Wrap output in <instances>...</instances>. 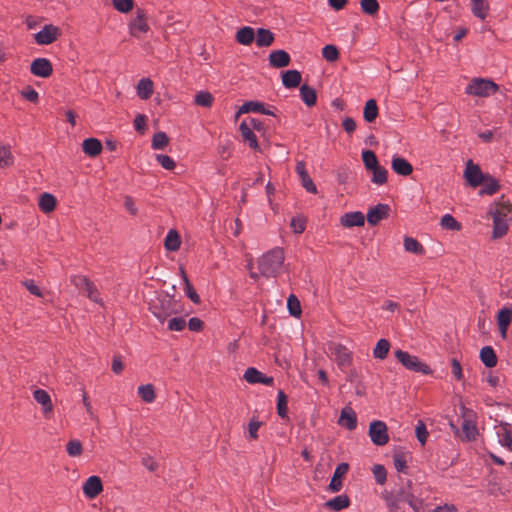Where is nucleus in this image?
<instances>
[{
	"instance_id": "obj_27",
	"label": "nucleus",
	"mask_w": 512,
	"mask_h": 512,
	"mask_svg": "<svg viewBox=\"0 0 512 512\" xmlns=\"http://www.w3.org/2000/svg\"><path fill=\"white\" fill-rule=\"evenodd\" d=\"M301 82V74L297 70H287L282 74V83L286 88H295Z\"/></svg>"
},
{
	"instance_id": "obj_30",
	"label": "nucleus",
	"mask_w": 512,
	"mask_h": 512,
	"mask_svg": "<svg viewBox=\"0 0 512 512\" xmlns=\"http://www.w3.org/2000/svg\"><path fill=\"white\" fill-rule=\"evenodd\" d=\"M480 359L488 368H493L497 365V356L490 346H485L480 350Z\"/></svg>"
},
{
	"instance_id": "obj_5",
	"label": "nucleus",
	"mask_w": 512,
	"mask_h": 512,
	"mask_svg": "<svg viewBox=\"0 0 512 512\" xmlns=\"http://www.w3.org/2000/svg\"><path fill=\"white\" fill-rule=\"evenodd\" d=\"M150 311L157 319L163 322L167 317L177 312V305L172 297L162 295L151 303Z\"/></svg>"
},
{
	"instance_id": "obj_21",
	"label": "nucleus",
	"mask_w": 512,
	"mask_h": 512,
	"mask_svg": "<svg viewBox=\"0 0 512 512\" xmlns=\"http://www.w3.org/2000/svg\"><path fill=\"white\" fill-rule=\"evenodd\" d=\"M499 444L512 451V431L509 424H500L496 430Z\"/></svg>"
},
{
	"instance_id": "obj_8",
	"label": "nucleus",
	"mask_w": 512,
	"mask_h": 512,
	"mask_svg": "<svg viewBox=\"0 0 512 512\" xmlns=\"http://www.w3.org/2000/svg\"><path fill=\"white\" fill-rule=\"evenodd\" d=\"M61 36L59 27L53 24H46L42 29L33 35L34 41L38 45H50Z\"/></svg>"
},
{
	"instance_id": "obj_17",
	"label": "nucleus",
	"mask_w": 512,
	"mask_h": 512,
	"mask_svg": "<svg viewBox=\"0 0 512 512\" xmlns=\"http://www.w3.org/2000/svg\"><path fill=\"white\" fill-rule=\"evenodd\" d=\"M260 113L264 115H274L273 111L266 108L265 105L262 102L259 101H248L245 102L238 110L236 117H239L240 114L244 113Z\"/></svg>"
},
{
	"instance_id": "obj_3",
	"label": "nucleus",
	"mask_w": 512,
	"mask_h": 512,
	"mask_svg": "<svg viewBox=\"0 0 512 512\" xmlns=\"http://www.w3.org/2000/svg\"><path fill=\"white\" fill-rule=\"evenodd\" d=\"M499 90V86L490 79L473 78L465 88L467 95L489 97Z\"/></svg>"
},
{
	"instance_id": "obj_19",
	"label": "nucleus",
	"mask_w": 512,
	"mask_h": 512,
	"mask_svg": "<svg viewBox=\"0 0 512 512\" xmlns=\"http://www.w3.org/2000/svg\"><path fill=\"white\" fill-rule=\"evenodd\" d=\"M348 470L349 465L347 463H341L336 467L329 484V490L331 492H339L342 489L341 477H343L348 472Z\"/></svg>"
},
{
	"instance_id": "obj_10",
	"label": "nucleus",
	"mask_w": 512,
	"mask_h": 512,
	"mask_svg": "<svg viewBox=\"0 0 512 512\" xmlns=\"http://www.w3.org/2000/svg\"><path fill=\"white\" fill-rule=\"evenodd\" d=\"M488 173H483L478 164L468 160L464 170V178L471 187H478L482 184Z\"/></svg>"
},
{
	"instance_id": "obj_59",
	"label": "nucleus",
	"mask_w": 512,
	"mask_h": 512,
	"mask_svg": "<svg viewBox=\"0 0 512 512\" xmlns=\"http://www.w3.org/2000/svg\"><path fill=\"white\" fill-rule=\"evenodd\" d=\"M156 160L166 170H173L176 166L175 161L168 155L158 154Z\"/></svg>"
},
{
	"instance_id": "obj_25",
	"label": "nucleus",
	"mask_w": 512,
	"mask_h": 512,
	"mask_svg": "<svg viewBox=\"0 0 512 512\" xmlns=\"http://www.w3.org/2000/svg\"><path fill=\"white\" fill-rule=\"evenodd\" d=\"M471 2V12L472 14L480 19L484 20L486 19L488 13H489V1L488 0H470Z\"/></svg>"
},
{
	"instance_id": "obj_24",
	"label": "nucleus",
	"mask_w": 512,
	"mask_h": 512,
	"mask_svg": "<svg viewBox=\"0 0 512 512\" xmlns=\"http://www.w3.org/2000/svg\"><path fill=\"white\" fill-rule=\"evenodd\" d=\"M350 505V500L347 495H338L324 503V507L328 510L339 512Z\"/></svg>"
},
{
	"instance_id": "obj_49",
	"label": "nucleus",
	"mask_w": 512,
	"mask_h": 512,
	"mask_svg": "<svg viewBox=\"0 0 512 512\" xmlns=\"http://www.w3.org/2000/svg\"><path fill=\"white\" fill-rule=\"evenodd\" d=\"M441 226L448 230L458 231L461 229L460 223L450 214H445L441 218Z\"/></svg>"
},
{
	"instance_id": "obj_51",
	"label": "nucleus",
	"mask_w": 512,
	"mask_h": 512,
	"mask_svg": "<svg viewBox=\"0 0 512 512\" xmlns=\"http://www.w3.org/2000/svg\"><path fill=\"white\" fill-rule=\"evenodd\" d=\"M263 373L254 367H249L244 373V379L250 384H256L260 381Z\"/></svg>"
},
{
	"instance_id": "obj_64",
	"label": "nucleus",
	"mask_w": 512,
	"mask_h": 512,
	"mask_svg": "<svg viewBox=\"0 0 512 512\" xmlns=\"http://www.w3.org/2000/svg\"><path fill=\"white\" fill-rule=\"evenodd\" d=\"M241 123H246V125L250 128V130L254 131H262L263 130V123L257 119V118H248V119H245L243 120Z\"/></svg>"
},
{
	"instance_id": "obj_46",
	"label": "nucleus",
	"mask_w": 512,
	"mask_h": 512,
	"mask_svg": "<svg viewBox=\"0 0 512 512\" xmlns=\"http://www.w3.org/2000/svg\"><path fill=\"white\" fill-rule=\"evenodd\" d=\"M370 172L373 174L371 181L374 184L383 185L387 182L388 172L383 166L379 165L377 168L370 170Z\"/></svg>"
},
{
	"instance_id": "obj_40",
	"label": "nucleus",
	"mask_w": 512,
	"mask_h": 512,
	"mask_svg": "<svg viewBox=\"0 0 512 512\" xmlns=\"http://www.w3.org/2000/svg\"><path fill=\"white\" fill-rule=\"evenodd\" d=\"M361 156H362V161H363V164H364L366 170L370 171L379 166L378 158L373 151L364 150V151H362Z\"/></svg>"
},
{
	"instance_id": "obj_50",
	"label": "nucleus",
	"mask_w": 512,
	"mask_h": 512,
	"mask_svg": "<svg viewBox=\"0 0 512 512\" xmlns=\"http://www.w3.org/2000/svg\"><path fill=\"white\" fill-rule=\"evenodd\" d=\"M322 56L328 62H335L339 58V52L335 45H325L322 48Z\"/></svg>"
},
{
	"instance_id": "obj_11",
	"label": "nucleus",
	"mask_w": 512,
	"mask_h": 512,
	"mask_svg": "<svg viewBox=\"0 0 512 512\" xmlns=\"http://www.w3.org/2000/svg\"><path fill=\"white\" fill-rule=\"evenodd\" d=\"M30 71L37 77L47 78L52 74L53 68L47 58H36L31 62Z\"/></svg>"
},
{
	"instance_id": "obj_39",
	"label": "nucleus",
	"mask_w": 512,
	"mask_h": 512,
	"mask_svg": "<svg viewBox=\"0 0 512 512\" xmlns=\"http://www.w3.org/2000/svg\"><path fill=\"white\" fill-rule=\"evenodd\" d=\"M300 96H301L302 101L309 107L313 106L316 103V99H317L316 91H315V89H313L307 85L301 86Z\"/></svg>"
},
{
	"instance_id": "obj_43",
	"label": "nucleus",
	"mask_w": 512,
	"mask_h": 512,
	"mask_svg": "<svg viewBox=\"0 0 512 512\" xmlns=\"http://www.w3.org/2000/svg\"><path fill=\"white\" fill-rule=\"evenodd\" d=\"M66 452L70 457H79L83 452V446L80 440L71 439L66 444Z\"/></svg>"
},
{
	"instance_id": "obj_20",
	"label": "nucleus",
	"mask_w": 512,
	"mask_h": 512,
	"mask_svg": "<svg viewBox=\"0 0 512 512\" xmlns=\"http://www.w3.org/2000/svg\"><path fill=\"white\" fill-rule=\"evenodd\" d=\"M383 499L385 504L389 510V512H403L402 511V503L403 500V491H400L397 494L394 493H384Z\"/></svg>"
},
{
	"instance_id": "obj_47",
	"label": "nucleus",
	"mask_w": 512,
	"mask_h": 512,
	"mask_svg": "<svg viewBox=\"0 0 512 512\" xmlns=\"http://www.w3.org/2000/svg\"><path fill=\"white\" fill-rule=\"evenodd\" d=\"M181 276H182V279L185 283V291H186V295L187 297L193 302V303H199L200 302V298H199V295L196 293V291L193 289L192 285L190 284L188 278H187V275L184 271V269L181 268Z\"/></svg>"
},
{
	"instance_id": "obj_9",
	"label": "nucleus",
	"mask_w": 512,
	"mask_h": 512,
	"mask_svg": "<svg viewBox=\"0 0 512 512\" xmlns=\"http://www.w3.org/2000/svg\"><path fill=\"white\" fill-rule=\"evenodd\" d=\"M369 436L373 444L383 446L388 443L389 435L387 425L383 421H373L369 426Z\"/></svg>"
},
{
	"instance_id": "obj_2",
	"label": "nucleus",
	"mask_w": 512,
	"mask_h": 512,
	"mask_svg": "<svg viewBox=\"0 0 512 512\" xmlns=\"http://www.w3.org/2000/svg\"><path fill=\"white\" fill-rule=\"evenodd\" d=\"M284 259V251L281 248L272 249L262 255L258 260V268L261 275L265 277H275L281 270Z\"/></svg>"
},
{
	"instance_id": "obj_15",
	"label": "nucleus",
	"mask_w": 512,
	"mask_h": 512,
	"mask_svg": "<svg viewBox=\"0 0 512 512\" xmlns=\"http://www.w3.org/2000/svg\"><path fill=\"white\" fill-rule=\"evenodd\" d=\"M340 223L343 227H361L365 223V216L360 211L348 212L341 216Z\"/></svg>"
},
{
	"instance_id": "obj_62",
	"label": "nucleus",
	"mask_w": 512,
	"mask_h": 512,
	"mask_svg": "<svg viewBox=\"0 0 512 512\" xmlns=\"http://www.w3.org/2000/svg\"><path fill=\"white\" fill-rule=\"evenodd\" d=\"M186 326V322L183 318L175 317L169 320L168 329L171 331H182Z\"/></svg>"
},
{
	"instance_id": "obj_44",
	"label": "nucleus",
	"mask_w": 512,
	"mask_h": 512,
	"mask_svg": "<svg viewBox=\"0 0 512 512\" xmlns=\"http://www.w3.org/2000/svg\"><path fill=\"white\" fill-rule=\"evenodd\" d=\"M169 143V138L164 132H157L153 135L151 146L155 150L164 149Z\"/></svg>"
},
{
	"instance_id": "obj_29",
	"label": "nucleus",
	"mask_w": 512,
	"mask_h": 512,
	"mask_svg": "<svg viewBox=\"0 0 512 512\" xmlns=\"http://www.w3.org/2000/svg\"><path fill=\"white\" fill-rule=\"evenodd\" d=\"M255 41L258 47H268L273 43L274 35L268 29L259 28L255 34Z\"/></svg>"
},
{
	"instance_id": "obj_18",
	"label": "nucleus",
	"mask_w": 512,
	"mask_h": 512,
	"mask_svg": "<svg viewBox=\"0 0 512 512\" xmlns=\"http://www.w3.org/2000/svg\"><path fill=\"white\" fill-rule=\"evenodd\" d=\"M392 170L401 176H409L413 172L412 165L403 157L394 155L391 160Z\"/></svg>"
},
{
	"instance_id": "obj_7",
	"label": "nucleus",
	"mask_w": 512,
	"mask_h": 512,
	"mask_svg": "<svg viewBox=\"0 0 512 512\" xmlns=\"http://www.w3.org/2000/svg\"><path fill=\"white\" fill-rule=\"evenodd\" d=\"M129 33L132 37L140 38L141 35L146 34L150 27L147 22V14L144 10L138 8L135 11V16L128 24Z\"/></svg>"
},
{
	"instance_id": "obj_60",
	"label": "nucleus",
	"mask_w": 512,
	"mask_h": 512,
	"mask_svg": "<svg viewBox=\"0 0 512 512\" xmlns=\"http://www.w3.org/2000/svg\"><path fill=\"white\" fill-rule=\"evenodd\" d=\"M306 220L302 216H296L291 219V227L294 233L300 234L305 230Z\"/></svg>"
},
{
	"instance_id": "obj_22",
	"label": "nucleus",
	"mask_w": 512,
	"mask_h": 512,
	"mask_svg": "<svg viewBox=\"0 0 512 512\" xmlns=\"http://www.w3.org/2000/svg\"><path fill=\"white\" fill-rule=\"evenodd\" d=\"M338 424L348 430H354L357 426V416L351 407H344L341 411Z\"/></svg>"
},
{
	"instance_id": "obj_63",
	"label": "nucleus",
	"mask_w": 512,
	"mask_h": 512,
	"mask_svg": "<svg viewBox=\"0 0 512 512\" xmlns=\"http://www.w3.org/2000/svg\"><path fill=\"white\" fill-rule=\"evenodd\" d=\"M393 463L394 467L398 472H405L407 465H406V459L401 454H395L393 456Z\"/></svg>"
},
{
	"instance_id": "obj_23",
	"label": "nucleus",
	"mask_w": 512,
	"mask_h": 512,
	"mask_svg": "<svg viewBox=\"0 0 512 512\" xmlns=\"http://www.w3.org/2000/svg\"><path fill=\"white\" fill-rule=\"evenodd\" d=\"M290 56L284 50L272 51L269 55V63L272 67L283 68L290 64Z\"/></svg>"
},
{
	"instance_id": "obj_41",
	"label": "nucleus",
	"mask_w": 512,
	"mask_h": 512,
	"mask_svg": "<svg viewBox=\"0 0 512 512\" xmlns=\"http://www.w3.org/2000/svg\"><path fill=\"white\" fill-rule=\"evenodd\" d=\"M389 349H390L389 341L387 339H380L377 342V344L373 350V356L376 359L383 360L387 357Z\"/></svg>"
},
{
	"instance_id": "obj_31",
	"label": "nucleus",
	"mask_w": 512,
	"mask_h": 512,
	"mask_svg": "<svg viewBox=\"0 0 512 512\" xmlns=\"http://www.w3.org/2000/svg\"><path fill=\"white\" fill-rule=\"evenodd\" d=\"M239 130L241 132L243 140L245 142H247L252 149H254V150L259 149L257 137H256L254 131L250 130V128L246 125V123H241L239 126Z\"/></svg>"
},
{
	"instance_id": "obj_35",
	"label": "nucleus",
	"mask_w": 512,
	"mask_h": 512,
	"mask_svg": "<svg viewBox=\"0 0 512 512\" xmlns=\"http://www.w3.org/2000/svg\"><path fill=\"white\" fill-rule=\"evenodd\" d=\"M181 240L176 230H169L164 241V246L168 251H177L180 248Z\"/></svg>"
},
{
	"instance_id": "obj_12",
	"label": "nucleus",
	"mask_w": 512,
	"mask_h": 512,
	"mask_svg": "<svg viewBox=\"0 0 512 512\" xmlns=\"http://www.w3.org/2000/svg\"><path fill=\"white\" fill-rule=\"evenodd\" d=\"M34 400L41 405L45 417H49L53 412V404L47 391L37 388L33 391Z\"/></svg>"
},
{
	"instance_id": "obj_26",
	"label": "nucleus",
	"mask_w": 512,
	"mask_h": 512,
	"mask_svg": "<svg viewBox=\"0 0 512 512\" xmlns=\"http://www.w3.org/2000/svg\"><path fill=\"white\" fill-rule=\"evenodd\" d=\"M481 185H483V187L479 190V195L480 196H484V195L491 196V195H494L500 189L499 182L493 176H491L490 174H488L485 177V179L483 180Z\"/></svg>"
},
{
	"instance_id": "obj_54",
	"label": "nucleus",
	"mask_w": 512,
	"mask_h": 512,
	"mask_svg": "<svg viewBox=\"0 0 512 512\" xmlns=\"http://www.w3.org/2000/svg\"><path fill=\"white\" fill-rule=\"evenodd\" d=\"M415 434H416V437H417L418 441L420 442V444L422 446L425 445L429 433H428L423 421L419 420L417 422V425L415 427Z\"/></svg>"
},
{
	"instance_id": "obj_4",
	"label": "nucleus",
	"mask_w": 512,
	"mask_h": 512,
	"mask_svg": "<svg viewBox=\"0 0 512 512\" xmlns=\"http://www.w3.org/2000/svg\"><path fill=\"white\" fill-rule=\"evenodd\" d=\"M328 353L341 371H346L353 362V353L350 349L341 343L329 342L327 345Z\"/></svg>"
},
{
	"instance_id": "obj_57",
	"label": "nucleus",
	"mask_w": 512,
	"mask_h": 512,
	"mask_svg": "<svg viewBox=\"0 0 512 512\" xmlns=\"http://www.w3.org/2000/svg\"><path fill=\"white\" fill-rule=\"evenodd\" d=\"M372 472L378 484L383 485L386 482L387 473L383 465H374Z\"/></svg>"
},
{
	"instance_id": "obj_1",
	"label": "nucleus",
	"mask_w": 512,
	"mask_h": 512,
	"mask_svg": "<svg viewBox=\"0 0 512 512\" xmlns=\"http://www.w3.org/2000/svg\"><path fill=\"white\" fill-rule=\"evenodd\" d=\"M512 210V205L508 201H504L503 197L501 200L496 201L494 203V207L491 206L489 210V215L493 218V238H501L508 231V215Z\"/></svg>"
},
{
	"instance_id": "obj_32",
	"label": "nucleus",
	"mask_w": 512,
	"mask_h": 512,
	"mask_svg": "<svg viewBox=\"0 0 512 512\" xmlns=\"http://www.w3.org/2000/svg\"><path fill=\"white\" fill-rule=\"evenodd\" d=\"M236 40L242 45H250L255 40L254 29L249 26L239 29L236 33Z\"/></svg>"
},
{
	"instance_id": "obj_16",
	"label": "nucleus",
	"mask_w": 512,
	"mask_h": 512,
	"mask_svg": "<svg viewBox=\"0 0 512 512\" xmlns=\"http://www.w3.org/2000/svg\"><path fill=\"white\" fill-rule=\"evenodd\" d=\"M388 212V205L378 204L368 210L367 221L370 225H377L382 219H385L388 216Z\"/></svg>"
},
{
	"instance_id": "obj_48",
	"label": "nucleus",
	"mask_w": 512,
	"mask_h": 512,
	"mask_svg": "<svg viewBox=\"0 0 512 512\" xmlns=\"http://www.w3.org/2000/svg\"><path fill=\"white\" fill-rule=\"evenodd\" d=\"M82 403H83V406L86 410V413L88 414L89 418L98 423L99 422V417L98 415L95 413L93 407H92V403H91V400L88 396V394L85 392V391H82Z\"/></svg>"
},
{
	"instance_id": "obj_13",
	"label": "nucleus",
	"mask_w": 512,
	"mask_h": 512,
	"mask_svg": "<svg viewBox=\"0 0 512 512\" xmlns=\"http://www.w3.org/2000/svg\"><path fill=\"white\" fill-rule=\"evenodd\" d=\"M102 490V481L98 476H90L83 484V493L89 499L97 497Z\"/></svg>"
},
{
	"instance_id": "obj_53",
	"label": "nucleus",
	"mask_w": 512,
	"mask_h": 512,
	"mask_svg": "<svg viewBox=\"0 0 512 512\" xmlns=\"http://www.w3.org/2000/svg\"><path fill=\"white\" fill-rule=\"evenodd\" d=\"M195 103L199 106L210 107L213 103V96L209 92L201 91L197 93Z\"/></svg>"
},
{
	"instance_id": "obj_14",
	"label": "nucleus",
	"mask_w": 512,
	"mask_h": 512,
	"mask_svg": "<svg viewBox=\"0 0 512 512\" xmlns=\"http://www.w3.org/2000/svg\"><path fill=\"white\" fill-rule=\"evenodd\" d=\"M512 321V306H507L500 309L497 313V325L501 334V337L505 339L507 337V330Z\"/></svg>"
},
{
	"instance_id": "obj_37",
	"label": "nucleus",
	"mask_w": 512,
	"mask_h": 512,
	"mask_svg": "<svg viewBox=\"0 0 512 512\" xmlns=\"http://www.w3.org/2000/svg\"><path fill=\"white\" fill-rule=\"evenodd\" d=\"M14 157L9 145L0 144V168H7L13 165Z\"/></svg>"
},
{
	"instance_id": "obj_34",
	"label": "nucleus",
	"mask_w": 512,
	"mask_h": 512,
	"mask_svg": "<svg viewBox=\"0 0 512 512\" xmlns=\"http://www.w3.org/2000/svg\"><path fill=\"white\" fill-rule=\"evenodd\" d=\"M137 394L145 403H152L156 399L155 389L152 384L140 385L137 388Z\"/></svg>"
},
{
	"instance_id": "obj_38",
	"label": "nucleus",
	"mask_w": 512,
	"mask_h": 512,
	"mask_svg": "<svg viewBox=\"0 0 512 512\" xmlns=\"http://www.w3.org/2000/svg\"><path fill=\"white\" fill-rule=\"evenodd\" d=\"M377 115H378L377 103L374 99H369L365 103L363 117L367 122L371 123L377 118Z\"/></svg>"
},
{
	"instance_id": "obj_56",
	"label": "nucleus",
	"mask_w": 512,
	"mask_h": 512,
	"mask_svg": "<svg viewBox=\"0 0 512 512\" xmlns=\"http://www.w3.org/2000/svg\"><path fill=\"white\" fill-rule=\"evenodd\" d=\"M361 9L363 12L373 15L379 10L377 0H360Z\"/></svg>"
},
{
	"instance_id": "obj_58",
	"label": "nucleus",
	"mask_w": 512,
	"mask_h": 512,
	"mask_svg": "<svg viewBox=\"0 0 512 512\" xmlns=\"http://www.w3.org/2000/svg\"><path fill=\"white\" fill-rule=\"evenodd\" d=\"M114 8L121 13H128L133 8V0H112Z\"/></svg>"
},
{
	"instance_id": "obj_52",
	"label": "nucleus",
	"mask_w": 512,
	"mask_h": 512,
	"mask_svg": "<svg viewBox=\"0 0 512 512\" xmlns=\"http://www.w3.org/2000/svg\"><path fill=\"white\" fill-rule=\"evenodd\" d=\"M277 411L282 418L287 414V396L282 390H279L277 394Z\"/></svg>"
},
{
	"instance_id": "obj_42",
	"label": "nucleus",
	"mask_w": 512,
	"mask_h": 512,
	"mask_svg": "<svg viewBox=\"0 0 512 512\" xmlns=\"http://www.w3.org/2000/svg\"><path fill=\"white\" fill-rule=\"evenodd\" d=\"M462 431L466 440H474L477 435V427L475 422L471 419L465 418L462 422Z\"/></svg>"
},
{
	"instance_id": "obj_33",
	"label": "nucleus",
	"mask_w": 512,
	"mask_h": 512,
	"mask_svg": "<svg viewBox=\"0 0 512 512\" xmlns=\"http://www.w3.org/2000/svg\"><path fill=\"white\" fill-rule=\"evenodd\" d=\"M153 93V82L149 78H142L137 85V95L141 99H148Z\"/></svg>"
},
{
	"instance_id": "obj_45",
	"label": "nucleus",
	"mask_w": 512,
	"mask_h": 512,
	"mask_svg": "<svg viewBox=\"0 0 512 512\" xmlns=\"http://www.w3.org/2000/svg\"><path fill=\"white\" fill-rule=\"evenodd\" d=\"M404 249L414 254H422L424 252L422 245L412 237L404 238Z\"/></svg>"
},
{
	"instance_id": "obj_61",
	"label": "nucleus",
	"mask_w": 512,
	"mask_h": 512,
	"mask_svg": "<svg viewBox=\"0 0 512 512\" xmlns=\"http://www.w3.org/2000/svg\"><path fill=\"white\" fill-rule=\"evenodd\" d=\"M21 95L23 98L33 103H37L39 99L38 92L31 86H27L24 90H22Z\"/></svg>"
},
{
	"instance_id": "obj_6",
	"label": "nucleus",
	"mask_w": 512,
	"mask_h": 512,
	"mask_svg": "<svg viewBox=\"0 0 512 512\" xmlns=\"http://www.w3.org/2000/svg\"><path fill=\"white\" fill-rule=\"evenodd\" d=\"M395 357L408 370L423 374L431 372L428 365L421 362L417 356L411 355L406 351L396 350Z\"/></svg>"
},
{
	"instance_id": "obj_28",
	"label": "nucleus",
	"mask_w": 512,
	"mask_h": 512,
	"mask_svg": "<svg viewBox=\"0 0 512 512\" xmlns=\"http://www.w3.org/2000/svg\"><path fill=\"white\" fill-rule=\"evenodd\" d=\"M83 151L90 157H95L102 151V144L96 138H88L83 142Z\"/></svg>"
},
{
	"instance_id": "obj_36",
	"label": "nucleus",
	"mask_w": 512,
	"mask_h": 512,
	"mask_svg": "<svg viewBox=\"0 0 512 512\" xmlns=\"http://www.w3.org/2000/svg\"><path fill=\"white\" fill-rule=\"evenodd\" d=\"M39 208L44 212V213H49V212H52L54 209H55V206H56V198L52 195V194H49V193H43L41 194V196L39 197Z\"/></svg>"
},
{
	"instance_id": "obj_55",
	"label": "nucleus",
	"mask_w": 512,
	"mask_h": 512,
	"mask_svg": "<svg viewBox=\"0 0 512 512\" xmlns=\"http://www.w3.org/2000/svg\"><path fill=\"white\" fill-rule=\"evenodd\" d=\"M287 307L292 316H299L301 314L300 302L296 296L290 295L287 300Z\"/></svg>"
}]
</instances>
